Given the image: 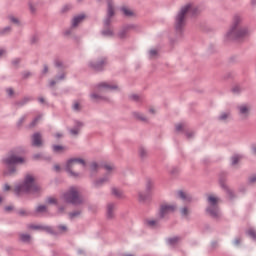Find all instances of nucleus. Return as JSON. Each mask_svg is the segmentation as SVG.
I'll return each mask as SVG.
<instances>
[{
	"label": "nucleus",
	"instance_id": "nucleus-1",
	"mask_svg": "<svg viewBox=\"0 0 256 256\" xmlns=\"http://www.w3.org/2000/svg\"><path fill=\"white\" fill-rule=\"evenodd\" d=\"M199 13V7L191 3H188L180 8L174 20V29L176 37L178 39H181V37H183V34L185 33V26L187 25V15H191V17H197Z\"/></svg>",
	"mask_w": 256,
	"mask_h": 256
},
{
	"label": "nucleus",
	"instance_id": "nucleus-2",
	"mask_svg": "<svg viewBox=\"0 0 256 256\" xmlns=\"http://www.w3.org/2000/svg\"><path fill=\"white\" fill-rule=\"evenodd\" d=\"M249 28L243 25V17L235 15L232 20V25L225 35V41H245L249 37Z\"/></svg>",
	"mask_w": 256,
	"mask_h": 256
},
{
	"label": "nucleus",
	"instance_id": "nucleus-3",
	"mask_svg": "<svg viewBox=\"0 0 256 256\" xmlns=\"http://www.w3.org/2000/svg\"><path fill=\"white\" fill-rule=\"evenodd\" d=\"M43 189L37 184H35V178L28 174L25 176L24 181L21 184H18L14 188V193L17 197H21L23 194H31L39 197Z\"/></svg>",
	"mask_w": 256,
	"mask_h": 256
},
{
	"label": "nucleus",
	"instance_id": "nucleus-4",
	"mask_svg": "<svg viewBox=\"0 0 256 256\" xmlns=\"http://www.w3.org/2000/svg\"><path fill=\"white\" fill-rule=\"evenodd\" d=\"M2 163L6 167L3 171L4 177H13L17 174V165H23L25 158L17 156L15 150H12L6 157L2 158Z\"/></svg>",
	"mask_w": 256,
	"mask_h": 256
},
{
	"label": "nucleus",
	"instance_id": "nucleus-5",
	"mask_svg": "<svg viewBox=\"0 0 256 256\" xmlns=\"http://www.w3.org/2000/svg\"><path fill=\"white\" fill-rule=\"evenodd\" d=\"M206 213H208L209 216L216 221L221 219L222 214L221 209L219 208V199L217 197L208 196V207L206 208Z\"/></svg>",
	"mask_w": 256,
	"mask_h": 256
},
{
	"label": "nucleus",
	"instance_id": "nucleus-6",
	"mask_svg": "<svg viewBox=\"0 0 256 256\" xmlns=\"http://www.w3.org/2000/svg\"><path fill=\"white\" fill-rule=\"evenodd\" d=\"M63 199L66 203H70V205H83V197L79 195V190L74 186L70 187L63 194Z\"/></svg>",
	"mask_w": 256,
	"mask_h": 256
},
{
	"label": "nucleus",
	"instance_id": "nucleus-7",
	"mask_svg": "<svg viewBox=\"0 0 256 256\" xmlns=\"http://www.w3.org/2000/svg\"><path fill=\"white\" fill-rule=\"evenodd\" d=\"M77 164L86 167L87 162H85L83 158H71L67 160L65 166V171L70 175V177H74L75 179L79 177V173L73 171V167H75Z\"/></svg>",
	"mask_w": 256,
	"mask_h": 256
},
{
	"label": "nucleus",
	"instance_id": "nucleus-8",
	"mask_svg": "<svg viewBox=\"0 0 256 256\" xmlns=\"http://www.w3.org/2000/svg\"><path fill=\"white\" fill-rule=\"evenodd\" d=\"M103 168L106 171H108V173H106L102 178H99L96 181H94L93 185L96 189H99V187H103V185H105V183H109V181L111 179V173H109V172L113 171V169H115V166H113L111 164H104Z\"/></svg>",
	"mask_w": 256,
	"mask_h": 256
},
{
	"label": "nucleus",
	"instance_id": "nucleus-9",
	"mask_svg": "<svg viewBox=\"0 0 256 256\" xmlns=\"http://www.w3.org/2000/svg\"><path fill=\"white\" fill-rule=\"evenodd\" d=\"M153 189H155V182H153L151 179H147L145 192L138 193V199L140 203H145V201L150 199Z\"/></svg>",
	"mask_w": 256,
	"mask_h": 256
},
{
	"label": "nucleus",
	"instance_id": "nucleus-10",
	"mask_svg": "<svg viewBox=\"0 0 256 256\" xmlns=\"http://www.w3.org/2000/svg\"><path fill=\"white\" fill-rule=\"evenodd\" d=\"M177 211V204H162L158 213L159 219H165L171 213Z\"/></svg>",
	"mask_w": 256,
	"mask_h": 256
},
{
	"label": "nucleus",
	"instance_id": "nucleus-11",
	"mask_svg": "<svg viewBox=\"0 0 256 256\" xmlns=\"http://www.w3.org/2000/svg\"><path fill=\"white\" fill-rule=\"evenodd\" d=\"M117 89H119L117 84L109 82H101L94 87V90L97 91V93H102V91H115Z\"/></svg>",
	"mask_w": 256,
	"mask_h": 256
},
{
	"label": "nucleus",
	"instance_id": "nucleus-12",
	"mask_svg": "<svg viewBox=\"0 0 256 256\" xmlns=\"http://www.w3.org/2000/svg\"><path fill=\"white\" fill-rule=\"evenodd\" d=\"M105 65H107V58H101L96 62L89 63V67L94 71H103V69H105Z\"/></svg>",
	"mask_w": 256,
	"mask_h": 256
},
{
	"label": "nucleus",
	"instance_id": "nucleus-13",
	"mask_svg": "<svg viewBox=\"0 0 256 256\" xmlns=\"http://www.w3.org/2000/svg\"><path fill=\"white\" fill-rule=\"evenodd\" d=\"M32 147H43V136L40 132H36L31 136Z\"/></svg>",
	"mask_w": 256,
	"mask_h": 256
},
{
	"label": "nucleus",
	"instance_id": "nucleus-14",
	"mask_svg": "<svg viewBox=\"0 0 256 256\" xmlns=\"http://www.w3.org/2000/svg\"><path fill=\"white\" fill-rule=\"evenodd\" d=\"M115 15V8L111 6V3H109V8H107V16L104 20V28L111 27V17Z\"/></svg>",
	"mask_w": 256,
	"mask_h": 256
},
{
	"label": "nucleus",
	"instance_id": "nucleus-15",
	"mask_svg": "<svg viewBox=\"0 0 256 256\" xmlns=\"http://www.w3.org/2000/svg\"><path fill=\"white\" fill-rule=\"evenodd\" d=\"M130 29H135V26L133 24H128L126 26H123V28L118 33V37L120 39H125V37H127V33H129Z\"/></svg>",
	"mask_w": 256,
	"mask_h": 256
},
{
	"label": "nucleus",
	"instance_id": "nucleus-16",
	"mask_svg": "<svg viewBox=\"0 0 256 256\" xmlns=\"http://www.w3.org/2000/svg\"><path fill=\"white\" fill-rule=\"evenodd\" d=\"M30 101H33V97L25 96L21 100L14 102V106L17 108L25 107V105H27V103H30Z\"/></svg>",
	"mask_w": 256,
	"mask_h": 256
},
{
	"label": "nucleus",
	"instance_id": "nucleus-17",
	"mask_svg": "<svg viewBox=\"0 0 256 256\" xmlns=\"http://www.w3.org/2000/svg\"><path fill=\"white\" fill-rule=\"evenodd\" d=\"M90 99L92 101H96L97 103H99V101H106L109 102V97L107 96H102L101 94L97 93V92H93L90 94Z\"/></svg>",
	"mask_w": 256,
	"mask_h": 256
},
{
	"label": "nucleus",
	"instance_id": "nucleus-18",
	"mask_svg": "<svg viewBox=\"0 0 256 256\" xmlns=\"http://www.w3.org/2000/svg\"><path fill=\"white\" fill-rule=\"evenodd\" d=\"M177 197H178V199H181L185 203H191L193 201V198L191 197V195H188L183 190H179L177 192Z\"/></svg>",
	"mask_w": 256,
	"mask_h": 256
},
{
	"label": "nucleus",
	"instance_id": "nucleus-19",
	"mask_svg": "<svg viewBox=\"0 0 256 256\" xmlns=\"http://www.w3.org/2000/svg\"><path fill=\"white\" fill-rule=\"evenodd\" d=\"M85 14H79L72 19V27H79L80 23H83Z\"/></svg>",
	"mask_w": 256,
	"mask_h": 256
},
{
	"label": "nucleus",
	"instance_id": "nucleus-20",
	"mask_svg": "<svg viewBox=\"0 0 256 256\" xmlns=\"http://www.w3.org/2000/svg\"><path fill=\"white\" fill-rule=\"evenodd\" d=\"M115 217V203H109L107 205V219H113Z\"/></svg>",
	"mask_w": 256,
	"mask_h": 256
},
{
	"label": "nucleus",
	"instance_id": "nucleus-21",
	"mask_svg": "<svg viewBox=\"0 0 256 256\" xmlns=\"http://www.w3.org/2000/svg\"><path fill=\"white\" fill-rule=\"evenodd\" d=\"M226 195H228L229 199H231V201H233V199H236L237 198V195L235 194V192L233 190H231L229 188V186L227 185H223V188H222Z\"/></svg>",
	"mask_w": 256,
	"mask_h": 256
},
{
	"label": "nucleus",
	"instance_id": "nucleus-22",
	"mask_svg": "<svg viewBox=\"0 0 256 256\" xmlns=\"http://www.w3.org/2000/svg\"><path fill=\"white\" fill-rule=\"evenodd\" d=\"M81 127H83L82 122L76 121L75 126L70 129L71 135H79V131H81Z\"/></svg>",
	"mask_w": 256,
	"mask_h": 256
},
{
	"label": "nucleus",
	"instance_id": "nucleus-23",
	"mask_svg": "<svg viewBox=\"0 0 256 256\" xmlns=\"http://www.w3.org/2000/svg\"><path fill=\"white\" fill-rule=\"evenodd\" d=\"M42 231H45L46 233H49V235H59V232H57L53 227L51 226H43L42 225Z\"/></svg>",
	"mask_w": 256,
	"mask_h": 256
},
{
	"label": "nucleus",
	"instance_id": "nucleus-24",
	"mask_svg": "<svg viewBox=\"0 0 256 256\" xmlns=\"http://www.w3.org/2000/svg\"><path fill=\"white\" fill-rule=\"evenodd\" d=\"M226 181H227V172H221L219 175V184L222 189H223V185H227Z\"/></svg>",
	"mask_w": 256,
	"mask_h": 256
},
{
	"label": "nucleus",
	"instance_id": "nucleus-25",
	"mask_svg": "<svg viewBox=\"0 0 256 256\" xmlns=\"http://www.w3.org/2000/svg\"><path fill=\"white\" fill-rule=\"evenodd\" d=\"M133 117H135V119H138V121H143V123H147V117L141 112H133Z\"/></svg>",
	"mask_w": 256,
	"mask_h": 256
},
{
	"label": "nucleus",
	"instance_id": "nucleus-26",
	"mask_svg": "<svg viewBox=\"0 0 256 256\" xmlns=\"http://www.w3.org/2000/svg\"><path fill=\"white\" fill-rule=\"evenodd\" d=\"M159 220L160 219H157V220H150V219H147L145 221L147 227H151L152 229L157 227L159 225Z\"/></svg>",
	"mask_w": 256,
	"mask_h": 256
},
{
	"label": "nucleus",
	"instance_id": "nucleus-27",
	"mask_svg": "<svg viewBox=\"0 0 256 256\" xmlns=\"http://www.w3.org/2000/svg\"><path fill=\"white\" fill-rule=\"evenodd\" d=\"M179 241H181V237L179 236H174L167 239L168 245H177Z\"/></svg>",
	"mask_w": 256,
	"mask_h": 256
},
{
	"label": "nucleus",
	"instance_id": "nucleus-28",
	"mask_svg": "<svg viewBox=\"0 0 256 256\" xmlns=\"http://www.w3.org/2000/svg\"><path fill=\"white\" fill-rule=\"evenodd\" d=\"M120 11H122L123 15H125V17H133V15H135V13H133V11H131L129 8L127 7H122L120 9Z\"/></svg>",
	"mask_w": 256,
	"mask_h": 256
},
{
	"label": "nucleus",
	"instance_id": "nucleus-29",
	"mask_svg": "<svg viewBox=\"0 0 256 256\" xmlns=\"http://www.w3.org/2000/svg\"><path fill=\"white\" fill-rule=\"evenodd\" d=\"M238 111H239L240 115H246V116L249 115V108L245 105L239 106Z\"/></svg>",
	"mask_w": 256,
	"mask_h": 256
},
{
	"label": "nucleus",
	"instance_id": "nucleus-30",
	"mask_svg": "<svg viewBox=\"0 0 256 256\" xmlns=\"http://www.w3.org/2000/svg\"><path fill=\"white\" fill-rule=\"evenodd\" d=\"M229 117H231V112H222L219 116H218V120L219 121H227V119H229Z\"/></svg>",
	"mask_w": 256,
	"mask_h": 256
},
{
	"label": "nucleus",
	"instance_id": "nucleus-31",
	"mask_svg": "<svg viewBox=\"0 0 256 256\" xmlns=\"http://www.w3.org/2000/svg\"><path fill=\"white\" fill-rule=\"evenodd\" d=\"M102 35L104 36V37H113V35H114V32H113V29H111V28H105L104 30H102Z\"/></svg>",
	"mask_w": 256,
	"mask_h": 256
},
{
	"label": "nucleus",
	"instance_id": "nucleus-32",
	"mask_svg": "<svg viewBox=\"0 0 256 256\" xmlns=\"http://www.w3.org/2000/svg\"><path fill=\"white\" fill-rule=\"evenodd\" d=\"M189 213H191V211L189 210V207L184 206L180 208V214L182 217H189Z\"/></svg>",
	"mask_w": 256,
	"mask_h": 256
},
{
	"label": "nucleus",
	"instance_id": "nucleus-33",
	"mask_svg": "<svg viewBox=\"0 0 256 256\" xmlns=\"http://www.w3.org/2000/svg\"><path fill=\"white\" fill-rule=\"evenodd\" d=\"M54 67H56L57 69H66L67 67L65 66V64H63V61L56 59L54 60Z\"/></svg>",
	"mask_w": 256,
	"mask_h": 256
},
{
	"label": "nucleus",
	"instance_id": "nucleus-34",
	"mask_svg": "<svg viewBox=\"0 0 256 256\" xmlns=\"http://www.w3.org/2000/svg\"><path fill=\"white\" fill-rule=\"evenodd\" d=\"M20 241H22V243H29L31 241V235L20 234Z\"/></svg>",
	"mask_w": 256,
	"mask_h": 256
},
{
	"label": "nucleus",
	"instance_id": "nucleus-35",
	"mask_svg": "<svg viewBox=\"0 0 256 256\" xmlns=\"http://www.w3.org/2000/svg\"><path fill=\"white\" fill-rule=\"evenodd\" d=\"M112 195H114L118 199H121V197H123V192L117 188H112Z\"/></svg>",
	"mask_w": 256,
	"mask_h": 256
},
{
	"label": "nucleus",
	"instance_id": "nucleus-36",
	"mask_svg": "<svg viewBox=\"0 0 256 256\" xmlns=\"http://www.w3.org/2000/svg\"><path fill=\"white\" fill-rule=\"evenodd\" d=\"M11 31V26H6L5 28L0 29V35H8V33H11Z\"/></svg>",
	"mask_w": 256,
	"mask_h": 256
},
{
	"label": "nucleus",
	"instance_id": "nucleus-37",
	"mask_svg": "<svg viewBox=\"0 0 256 256\" xmlns=\"http://www.w3.org/2000/svg\"><path fill=\"white\" fill-rule=\"evenodd\" d=\"M17 215H19V217H29L30 213L25 209H20L17 211Z\"/></svg>",
	"mask_w": 256,
	"mask_h": 256
},
{
	"label": "nucleus",
	"instance_id": "nucleus-38",
	"mask_svg": "<svg viewBox=\"0 0 256 256\" xmlns=\"http://www.w3.org/2000/svg\"><path fill=\"white\" fill-rule=\"evenodd\" d=\"M247 235H249V237H251V239H253L254 241H256V231L253 228H250L247 231Z\"/></svg>",
	"mask_w": 256,
	"mask_h": 256
},
{
	"label": "nucleus",
	"instance_id": "nucleus-39",
	"mask_svg": "<svg viewBox=\"0 0 256 256\" xmlns=\"http://www.w3.org/2000/svg\"><path fill=\"white\" fill-rule=\"evenodd\" d=\"M63 149H65V148L61 145H53L52 146V151L54 153H61V151H63Z\"/></svg>",
	"mask_w": 256,
	"mask_h": 256
},
{
	"label": "nucleus",
	"instance_id": "nucleus-40",
	"mask_svg": "<svg viewBox=\"0 0 256 256\" xmlns=\"http://www.w3.org/2000/svg\"><path fill=\"white\" fill-rule=\"evenodd\" d=\"M36 213H47V206L45 205H39L36 208Z\"/></svg>",
	"mask_w": 256,
	"mask_h": 256
},
{
	"label": "nucleus",
	"instance_id": "nucleus-41",
	"mask_svg": "<svg viewBox=\"0 0 256 256\" xmlns=\"http://www.w3.org/2000/svg\"><path fill=\"white\" fill-rule=\"evenodd\" d=\"M157 55H159V51L157 49H151L149 51L150 59H155V57H157Z\"/></svg>",
	"mask_w": 256,
	"mask_h": 256
},
{
	"label": "nucleus",
	"instance_id": "nucleus-42",
	"mask_svg": "<svg viewBox=\"0 0 256 256\" xmlns=\"http://www.w3.org/2000/svg\"><path fill=\"white\" fill-rule=\"evenodd\" d=\"M40 119H41V116H37L36 118H34L32 120V122L29 124V128L33 129V127H35V125H37V123L39 122Z\"/></svg>",
	"mask_w": 256,
	"mask_h": 256
},
{
	"label": "nucleus",
	"instance_id": "nucleus-43",
	"mask_svg": "<svg viewBox=\"0 0 256 256\" xmlns=\"http://www.w3.org/2000/svg\"><path fill=\"white\" fill-rule=\"evenodd\" d=\"M79 215H81V210H76L69 213L70 219H75V217H79Z\"/></svg>",
	"mask_w": 256,
	"mask_h": 256
},
{
	"label": "nucleus",
	"instance_id": "nucleus-44",
	"mask_svg": "<svg viewBox=\"0 0 256 256\" xmlns=\"http://www.w3.org/2000/svg\"><path fill=\"white\" fill-rule=\"evenodd\" d=\"M27 120V115H24V116H22L19 120H18V122H17V127H23V123H25V121Z\"/></svg>",
	"mask_w": 256,
	"mask_h": 256
},
{
	"label": "nucleus",
	"instance_id": "nucleus-45",
	"mask_svg": "<svg viewBox=\"0 0 256 256\" xmlns=\"http://www.w3.org/2000/svg\"><path fill=\"white\" fill-rule=\"evenodd\" d=\"M65 77H67V74L65 72L60 73L55 77L56 81H65Z\"/></svg>",
	"mask_w": 256,
	"mask_h": 256
},
{
	"label": "nucleus",
	"instance_id": "nucleus-46",
	"mask_svg": "<svg viewBox=\"0 0 256 256\" xmlns=\"http://www.w3.org/2000/svg\"><path fill=\"white\" fill-rule=\"evenodd\" d=\"M241 91H243V88L239 85L237 86H234L232 88V92L235 94V95H239V93H241Z\"/></svg>",
	"mask_w": 256,
	"mask_h": 256
},
{
	"label": "nucleus",
	"instance_id": "nucleus-47",
	"mask_svg": "<svg viewBox=\"0 0 256 256\" xmlns=\"http://www.w3.org/2000/svg\"><path fill=\"white\" fill-rule=\"evenodd\" d=\"M90 169L92 173H96V171L99 169V164H97V162H92L90 165Z\"/></svg>",
	"mask_w": 256,
	"mask_h": 256
},
{
	"label": "nucleus",
	"instance_id": "nucleus-48",
	"mask_svg": "<svg viewBox=\"0 0 256 256\" xmlns=\"http://www.w3.org/2000/svg\"><path fill=\"white\" fill-rule=\"evenodd\" d=\"M231 161H232V165H237V163H239V161H241V156H239V155H234V156L231 158Z\"/></svg>",
	"mask_w": 256,
	"mask_h": 256
},
{
	"label": "nucleus",
	"instance_id": "nucleus-49",
	"mask_svg": "<svg viewBox=\"0 0 256 256\" xmlns=\"http://www.w3.org/2000/svg\"><path fill=\"white\" fill-rule=\"evenodd\" d=\"M57 233L58 235H61V233H65V231H67V227L65 225H58L57 226Z\"/></svg>",
	"mask_w": 256,
	"mask_h": 256
},
{
	"label": "nucleus",
	"instance_id": "nucleus-50",
	"mask_svg": "<svg viewBox=\"0 0 256 256\" xmlns=\"http://www.w3.org/2000/svg\"><path fill=\"white\" fill-rule=\"evenodd\" d=\"M139 155H140L141 159H145V157H147V150L145 148H140Z\"/></svg>",
	"mask_w": 256,
	"mask_h": 256
},
{
	"label": "nucleus",
	"instance_id": "nucleus-51",
	"mask_svg": "<svg viewBox=\"0 0 256 256\" xmlns=\"http://www.w3.org/2000/svg\"><path fill=\"white\" fill-rule=\"evenodd\" d=\"M72 109L73 111H76L78 113L79 111H81V104H79V102H74Z\"/></svg>",
	"mask_w": 256,
	"mask_h": 256
},
{
	"label": "nucleus",
	"instance_id": "nucleus-52",
	"mask_svg": "<svg viewBox=\"0 0 256 256\" xmlns=\"http://www.w3.org/2000/svg\"><path fill=\"white\" fill-rule=\"evenodd\" d=\"M46 203H48L49 205H57V200L53 197H48Z\"/></svg>",
	"mask_w": 256,
	"mask_h": 256
},
{
	"label": "nucleus",
	"instance_id": "nucleus-53",
	"mask_svg": "<svg viewBox=\"0 0 256 256\" xmlns=\"http://www.w3.org/2000/svg\"><path fill=\"white\" fill-rule=\"evenodd\" d=\"M8 19L11 21V23H14V25H19V19L15 18V16L10 15L8 16Z\"/></svg>",
	"mask_w": 256,
	"mask_h": 256
},
{
	"label": "nucleus",
	"instance_id": "nucleus-54",
	"mask_svg": "<svg viewBox=\"0 0 256 256\" xmlns=\"http://www.w3.org/2000/svg\"><path fill=\"white\" fill-rule=\"evenodd\" d=\"M49 73V66H47V64H44V68L41 71V77H45V75H47Z\"/></svg>",
	"mask_w": 256,
	"mask_h": 256
},
{
	"label": "nucleus",
	"instance_id": "nucleus-55",
	"mask_svg": "<svg viewBox=\"0 0 256 256\" xmlns=\"http://www.w3.org/2000/svg\"><path fill=\"white\" fill-rule=\"evenodd\" d=\"M32 75H33V73H31L29 71L22 72V78L23 79H29V77H31Z\"/></svg>",
	"mask_w": 256,
	"mask_h": 256
},
{
	"label": "nucleus",
	"instance_id": "nucleus-56",
	"mask_svg": "<svg viewBox=\"0 0 256 256\" xmlns=\"http://www.w3.org/2000/svg\"><path fill=\"white\" fill-rule=\"evenodd\" d=\"M175 131H176V133H181V131H183V124H181V123L176 124Z\"/></svg>",
	"mask_w": 256,
	"mask_h": 256
},
{
	"label": "nucleus",
	"instance_id": "nucleus-57",
	"mask_svg": "<svg viewBox=\"0 0 256 256\" xmlns=\"http://www.w3.org/2000/svg\"><path fill=\"white\" fill-rule=\"evenodd\" d=\"M34 161H39V159H43V154L37 153L32 156Z\"/></svg>",
	"mask_w": 256,
	"mask_h": 256
},
{
	"label": "nucleus",
	"instance_id": "nucleus-58",
	"mask_svg": "<svg viewBox=\"0 0 256 256\" xmlns=\"http://www.w3.org/2000/svg\"><path fill=\"white\" fill-rule=\"evenodd\" d=\"M29 229H34L35 231H37L39 229L43 230V225H33L32 224L29 226Z\"/></svg>",
	"mask_w": 256,
	"mask_h": 256
},
{
	"label": "nucleus",
	"instance_id": "nucleus-59",
	"mask_svg": "<svg viewBox=\"0 0 256 256\" xmlns=\"http://www.w3.org/2000/svg\"><path fill=\"white\" fill-rule=\"evenodd\" d=\"M130 99H132V101H141V98L139 95L137 94H133L130 96Z\"/></svg>",
	"mask_w": 256,
	"mask_h": 256
},
{
	"label": "nucleus",
	"instance_id": "nucleus-60",
	"mask_svg": "<svg viewBox=\"0 0 256 256\" xmlns=\"http://www.w3.org/2000/svg\"><path fill=\"white\" fill-rule=\"evenodd\" d=\"M29 9L31 13H35L37 11V8H35L32 2H29Z\"/></svg>",
	"mask_w": 256,
	"mask_h": 256
},
{
	"label": "nucleus",
	"instance_id": "nucleus-61",
	"mask_svg": "<svg viewBox=\"0 0 256 256\" xmlns=\"http://www.w3.org/2000/svg\"><path fill=\"white\" fill-rule=\"evenodd\" d=\"M6 93L8 94L9 97H13V95L15 94V91L13 90V88H8L6 90Z\"/></svg>",
	"mask_w": 256,
	"mask_h": 256
},
{
	"label": "nucleus",
	"instance_id": "nucleus-62",
	"mask_svg": "<svg viewBox=\"0 0 256 256\" xmlns=\"http://www.w3.org/2000/svg\"><path fill=\"white\" fill-rule=\"evenodd\" d=\"M248 183H256V174H254L248 178Z\"/></svg>",
	"mask_w": 256,
	"mask_h": 256
},
{
	"label": "nucleus",
	"instance_id": "nucleus-63",
	"mask_svg": "<svg viewBox=\"0 0 256 256\" xmlns=\"http://www.w3.org/2000/svg\"><path fill=\"white\" fill-rule=\"evenodd\" d=\"M3 191L4 192L11 191V186L8 183L4 184Z\"/></svg>",
	"mask_w": 256,
	"mask_h": 256
},
{
	"label": "nucleus",
	"instance_id": "nucleus-64",
	"mask_svg": "<svg viewBox=\"0 0 256 256\" xmlns=\"http://www.w3.org/2000/svg\"><path fill=\"white\" fill-rule=\"evenodd\" d=\"M251 151H252L253 155H256V144L251 145Z\"/></svg>",
	"mask_w": 256,
	"mask_h": 256
}]
</instances>
